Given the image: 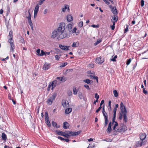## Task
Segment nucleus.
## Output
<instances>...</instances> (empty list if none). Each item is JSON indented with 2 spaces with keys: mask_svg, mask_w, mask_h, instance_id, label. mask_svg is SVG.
<instances>
[{
  "mask_svg": "<svg viewBox=\"0 0 148 148\" xmlns=\"http://www.w3.org/2000/svg\"><path fill=\"white\" fill-rule=\"evenodd\" d=\"M78 95L79 98L80 99H83L84 97V95L82 93H79Z\"/></svg>",
  "mask_w": 148,
  "mask_h": 148,
  "instance_id": "nucleus-45",
  "label": "nucleus"
},
{
  "mask_svg": "<svg viewBox=\"0 0 148 148\" xmlns=\"http://www.w3.org/2000/svg\"><path fill=\"white\" fill-rule=\"evenodd\" d=\"M87 73L88 74H90V75H91V74H92V75H95V73L93 71L91 72L90 71H88L87 72Z\"/></svg>",
  "mask_w": 148,
  "mask_h": 148,
  "instance_id": "nucleus-51",
  "label": "nucleus"
},
{
  "mask_svg": "<svg viewBox=\"0 0 148 148\" xmlns=\"http://www.w3.org/2000/svg\"><path fill=\"white\" fill-rule=\"evenodd\" d=\"M56 133L59 135L63 136V135L64 132L60 130H56Z\"/></svg>",
  "mask_w": 148,
  "mask_h": 148,
  "instance_id": "nucleus-31",
  "label": "nucleus"
},
{
  "mask_svg": "<svg viewBox=\"0 0 148 148\" xmlns=\"http://www.w3.org/2000/svg\"><path fill=\"white\" fill-rule=\"evenodd\" d=\"M57 85V81L56 80H54L51 82H50L47 88V90L49 91L51 89L53 90Z\"/></svg>",
  "mask_w": 148,
  "mask_h": 148,
  "instance_id": "nucleus-4",
  "label": "nucleus"
},
{
  "mask_svg": "<svg viewBox=\"0 0 148 148\" xmlns=\"http://www.w3.org/2000/svg\"><path fill=\"white\" fill-rule=\"evenodd\" d=\"M29 23L31 27L32 30H33V24L32 22L31 23Z\"/></svg>",
  "mask_w": 148,
  "mask_h": 148,
  "instance_id": "nucleus-57",
  "label": "nucleus"
},
{
  "mask_svg": "<svg viewBox=\"0 0 148 148\" xmlns=\"http://www.w3.org/2000/svg\"><path fill=\"white\" fill-rule=\"evenodd\" d=\"M1 137L2 139L4 141H6L7 139V136L4 133H3L2 134Z\"/></svg>",
  "mask_w": 148,
  "mask_h": 148,
  "instance_id": "nucleus-30",
  "label": "nucleus"
},
{
  "mask_svg": "<svg viewBox=\"0 0 148 148\" xmlns=\"http://www.w3.org/2000/svg\"><path fill=\"white\" fill-rule=\"evenodd\" d=\"M59 47L62 50L66 51L68 50L69 48L70 47L69 46L63 45H59Z\"/></svg>",
  "mask_w": 148,
  "mask_h": 148,
  "instance_id": "nucleus-14",
  "label": "nucleus"
},
{
  "mask_svg": "<svg viewBox=\"0 0 148 148\" xmlns=\"http://www.w3.org/2000/svg\"><path fill=\"white\" fill-rule=\"evenodd\" d=\"M84 87L86 88V89H89V86L87 84H85L84 85Z\"/></svg>",
  "mask_w": 148,
  "mask_h": 148,
  "instance_id": "nucleus-64",
  "label": "nucleus"
},
{
  "mask_svg": "<svg viewBox=\"0 0 148 148\" xmlns=\"http://www.w3.org/2000/svg\"><path fill=\"white\" fill-rule=\"evenodd\" d=\"M39 6L38 5L36 6L34 10V12L38 13V11Z\"/></svg>",
  "mask_w": 148,
  "mask_h": 148,
  "instance_id": "nucleus-37",
  "label": "nucleus"
},
{
  "mask_svg": "<svg viewBox=\"0 0 148 148\" xmlns=\"http://www.w3.org/2000/svg\"><path fill=\"white\" fill-rule=\"evenodd\" d=\"M62 105L64 108L69 106V103L68 101L63 100L62 102Z\"/></svg>",
  "mask_w": 148,
  "mask_h": 148,
  "instance_id": "nucleus-13",
  "label": "nucleus"
},
{
  "mask_svg": "<svg viewBox=\"0 0 148 148\" xmlns=\"http://www.w3.org/2000/svg\"><path fill=\"white\" fill-rule=\"evenodd\" d=\"M69 127V124L67 122H65L63 124V127L65 129H67Z\"/></svg>",
  "mask_w": 148,
  "mask_h": 148,
  "instance_id": "nucleus-21",
  "label": "nucleus"
},
{
  "mask_svg": "<svg viewBox=\"0 0 148 148\" xmlns=\"http://www.w3.org/2000/svg\"><path fill=\"white\" fill-rule=\"evenodd\" d=\"M63 136L67 138L70 137V136L67 133H66L65 132H64Z\"/></svg>",
  "mask_w": 148,
  "mask_h": 148,
  "instance_id": "nucleus-48",
  "label": "nucleus"
},
{
  "mask_svg": "<svg viewBox=\"0 0 148 148\" xmlns=\"http://www.w3.org/2000/svg\"><path fill=\"white\" fill-rule=\"evenodd\" d=\"M56 96V95L55 93H54L51 97H49L47 101V103L50 104L52 103V102Z\"/></svg>",
  "mask_w": 148,
  "mask_h": 148,
  "instance_id": "nucleus-7",
  "label": "nucleus"
},
{
  "mask_svg": "<svg viewBox=\"0 0 148 148\" xmlns=\"http://www.w3.org/2000/svg\"><path fill=\"white\" fill-rule=\"evenodd\" d=\"M116 115H113L112 119V124H113L114 123H115V122H116V121H115V119H116Z\"/></svg>",
  "mask_w": 148,
  "mask_h": 148,
  "instance_id": "nucleus-36",
  "label": "nucleus"
},
{
  "mask_svg": "<svg viewBox=\"0 0 148 148\" xmlns=\"http://www.w3.org/2000/svg\"><path fill=\"white\" fill-rule=\"evenodd\" d=\"M45 120L46 124L48 125V127H50L51 125L50 122L49 120V118L48 117V114L47 112H45Z\"/></svg>",
  "mask_w": 148,
  "mask_h": 148,
  "instance_id": "nucleus-6",
  "label": "nucleus"
},
{
  "mask_svg": "<svg viewBox=\"0 0 148 148\" xmlns=\"http://www.w3.org/2000/svg\"><path fill=\"white\" fill-rule=\"evenodd\" d=\"M94 65L93 64H90L88 66V67L91 68H93L94 67Z\"/></svg>",
  "mask_w": 148,
  "mask_h": 148,
  "instance_id": "nucleus-50",
  "label": "nucleus"
},
{
  "mask_svg": "<svg viewBox=\"0 0 148 148\" xmlns=\"http://www.w3.org/2000/svg\"><path fill=\"white\" fill-rule=\"evenodd\" d=\"M120 108L121 110V112L119 114V119L120 120H121L122 118V116H123V114H122V112L123 111V108Z\"/></svg>",
  "mask_w": 148,
  "mask_h": 148,
  "instance_id": "nucleus-23",
  "label": "nucleus"
},
{
  "mask_svg": "<svg viewBox=\"0 0 148 148\" xmlns=\"http://www.w3.org/2000/svg\"><path fill=\"white\" fill-rule=\"evenodd\" d=\"M8 38H9L8 41H12V31H10L9 32V35L8 36Z\"/></svg>",
  "mask_w": 148,
  "mask_h": 148,
  "instance_id": "nucleus-19",
  "label": "nucleus"
},
{
  "mask_svg": "<svg viewBox=\"0 0 148 148\" xmlns=\"http://www.w3.org/2000/svg\"><path fill=\"white\" fill-rule=\"evenodd\" d=\"M79 45V43L77 42H74L72 45V46L73 47H77V46Z\"/></svg>",
  "mask_w": 148,
  "mask_h": 148,
  "instance_id": "nucleus-33",
  "label": "nucleus"
},
{
  "mask_svg": "<svg viewBox=\"0 0 148 148\" xmlns=\"http://www.w3.org/2000/svg\"><path fill=\"white\" fill-rule=\"evenodd\" d=\"M67 20L68 21L71 22L73 20V17L71 15H68L67 16Z\"/></svg>",
  "mask_w": 148,
  "mask_h": 148,
  "instance_id": "nucleus-22",
  "label": "nucleus"
},
{
  "mask_svg": "<svg viewBox=\"0 0 148 148\" xmlns=\"http://www.w3.org/2000/svg\"><path fill=\"white\" fill-rule=\"evenodd\" d=\"M77 28L76 27H75L73 29V30L72 31V33H76V35H77L78 33L76 32Z\"/></svg>",
  "mask_w": 148,
  "mask_h": 148,
  "instance_id": "nucleus-34",
  "label": "nucleus"
},
{
  "mask_svg": "<svg viewBox=\"0 0 148 148\" xmlns=\"http://www.w3.org/2000/svg\"><path fill=\"white\" fill-rule=\"evenodd\" d=\"M101 106H100L99 107L98 109L96 110V113H98L101 110Z\"/></svg>",
  "mask_w": 148,
  "mask_h": 148,
  "instance_id": "nucleus-59",
  "label": "nucleus"
},
{
  "mask_svg": "<svg viewBox=\"0 0 148 148\" xmlns=\"http://www.w3.org/2000/svg\"><path fill=\"white\" fill-rule=\"evenodd\" d=\"M113 24L112 25L110 26L111 29L112 30H114L115 27V22H113Z\"/></svg>",
  "mask_w": 148,
  "mask_h": 148,
  "instance_id": "nucleus-46",
  "label": "nucleus"
},
{
  "mask_svg": "<svg viewBox=\"0 0 148 148\" xmlns=\"http://www.w3.org/2000/svg\"><path fill=\"white\" fill-rule=\"evenodd\" d=\"M112 131L111 127L108 126L107 130V132L110 133Z\"/></svg>",
  "mask_w": 148,
  "mask_h": 148,
  "instance_id": "nucleus-40",
  "label": "nucleus"
},
{
  "mask_svg": "<svg viewBox=\"0 0 148 148\" xmlns=\"http://www.w3.org/2000/svg\"><path fill=\"white\" fill-rule=\"evenodd\" d=\"M91 26L93 28H98L99 27V25H91Z\"/></svg>",
  "mask_w": 148,
  "mask_h": 148,
  "instance_id": "nucleus-56",
  "label": "nucleus"
},
{
  "mask_svg": "<svg viewBox=\"0 0 148 148\" xmlns=\"http://www.w3.org/2000/svg\"><path fill=\"white\" fill-rule=\"evenodd\" d=\"M28 13L29 15L28 16H26V18L28 19V23H32V21L31 20V15L30 13V12L29 11H28Z\"/></svg>",
  "mask_w": 148,
  "mask_h": 148,
  "instance_id": "nucleus-24",
  "label": "nucleus"
},
{
  "mask_svg": "<svg viewBox=\"0 0 148 148\" xmlns=\"http://www.w3.org/2000/svg\"><path fill=\"white\" fill-rule=\"evenodd\" d=\"M70 36V34L66 30L58 33V38L60 39L69 38Z\"/></svg>",
  "mask_w": 148,
  "mask_h": 148,
  "instance_id": "nucleus-1",
  "label": "nucleus"
},
{
  "mask_svg": "<svg viewBox=\"0 0 148 148\" xmlns=\"http://www.w3.org/2000/svg\"><path fill=\"white\" fill-rule=\"evenodd\" d=\"M117 58L116 55L113 58L110 59L111 61L115 62L116 61V59Z\"/></svg>",
  "mask_w": 148,
  "mask_h": 148,
  "instance_id": "nucleus-41",
  "label": "nucleus"
},
{
  "mask_svg": "<svg viewBox=\"0 0 148 148\" xmlns=\"http://www.w3.org/2000/svg\"><path fill=\"white\" fill-rule=\"evenodd\" d=\"M51 64L45 62L42 67V69L44 70H47L49 69L51 67Z\"/></svg>",
  "mask_w": 148,
  "mask_h": 148,
  "instance_id": "nucleus-9",
  "label": "nucleus"
},
{
  "mask_svg": "<svg viewBox=\"0 0 148 148\" xmlns=\"http://www.w3.org/2000/svg\"><path fill=\"white\" fill-rule=\"evenodd\" d=\"M58 138L59 139H60L62 141V140H64V138L62 137H61L60 136H58Z\"/></svg>",
  "mask_w": 148,
  "mask_h": 148,
  "instance_id": "nucleus-61",
  "label": "nucleus"
},
{
  "mask_svg": "<svg viewBox=\"0 0 148 148\" xmlns=\"http://www.w3.org/2000/svg\"><path fill=\"white\" fill-rule=\"evenodd\" d=\"M82 132V131H78L77 132H70V137L71 136H77L79 134Z\"/></svg>",
  "mask_w": 148,
  "mask_h": 148,
  "instance_id": "nucleus-11",
  "label": "nucleus"
},
{
  "mask_svg": "<svg viewBox=\"0 0 148 148\" xmlns=\"http://www.w3.org/2000/svg\"><path fill=\"white\" fill-rule=\"evenodd\" d=\"M72 111L71 108H68L65 110V113L66 114H68L70 113Z\"/></svg>",
  "mask_w": 148,
  "mask_h": 148,
  "instance_id": "nucleus-27",
  "label": "nucleus"
},
{
  "mask_svg": "<svg viewBox=\"0 0 148 148\" xmlns=\"http://www.w3.org/2000/svg\"><path fill=\"white\" fill-rule=\"evenodd\" d=\"M52 125L54 127H56L57 124L56 122L53 121L52 123Z\"/></svg>",
  "mask_w": 148,
  "mask_h": 148,
  "instance_id": "nucleus-53",
  "label": "nucleus"
},
{
  "mask_svg": "<svg viewBox=\"0 0 148 148\" xmlns=\"http://www.w3.org/2000/svg\"><path fill=\"white\" fill-rule=\"evenodd\" d=\"M123 108V111L122 112V114H123V120L125 123L127 122V111L126 108L122 102H121L120 105V108Z\"/></svg>",
  "mask_w": 148,
  "mask_h": 148,
  "instance_id": "nucleus-2",
  "label": "nucleus"
},
{
  "mask_svg": "<svg viewBox=\"0 0 148 148\" xmlns=\"http://www.w3.org/2000/svg\"><path fill=\"white\" fill-rule=\"evenodd\" d=\"M103 140L108 142H111L112 141V140L109 138H106Z\"/></svg>",
  "mask_w": 148,
  "mask_h": 148,
  "instance_id": "nucleus-49",
  "label": "nucleus"
},
{
  "mask_svg": "<svg viewBox=\"0 0 148 148\" xmlns=\"http://www.w3.org/2000/svg\"><path fill=\"white\" fill-rule=\"evenodd\" d=\"M144 1L143 0H141V5L142 7H143L144 4Z\"/></svg>",
  "mask_w": 148,
  "mask_h": 148,
  "instance_id": "nucleus-60",
  "label": "nucleus"
},
{
  "mask_svg": "<svg viewBox=\"0 0 148 148\" xmlns=\"http://www.w3.org/2000/svg\"><path fill=\"white\" fill-rule=\"evenodd\" d=\"M105 112H103V114L104 118V126H106L108 123V115H106L105 114Z\"/></svg>",
  "mask_w": 148,
  "mask_h": 148,
  "instance_id": "nucleus-10",
  "label": "nucleus"
},
{
  "mask_svg": "<svg viewBox=\"0 0 148 148\" xmlns=\"http://www.w3.org/2000/svg\"><path fill=\"white\" fill-rule=\"evenodd\" d=\"M40 49H38L36 51V52L37 53V55L39 56V54H40Z\"/></svg>",
  "mask_w": 148,
  "mask_h": 148,
  "instance_id": "nucleus-63",
  "label": "nucleus"
},
{
  "mask_svg": "<svg viewBox=\"0 0 148 148\" xmlns=\"http://www.w3.org/2000/svg\"><path fill=\"white\" fill-rule=\"evenodd\" d=\"M103 1H104L106 4H110V2L108 1V0H102Z\"/></svg>",
  "mask_w": 148,
  "mask_h": 148,
  "instance_id": "nucleus-62",
  "label": "nucleus"
},
{
  "mask_svg": "<svg viewBox=\"0 0 148 148\" xmlns=\"http://www.w3.org/2000/svg\"><path fill=\"white\" fill-rule=\"evenodd\" d=\"M10 43V50L12 52L14 51V50L15 48L14 45L13 43V41H8Z\"/></svg>",
  "mask_w": 148,
  "mask_h": 148,
  "instance_id": "nucleus-15",
  "label": "nucleus"
},
{
  "mask_svg": "<svg viewBox=\"0 0 148 148\" xmlns=\"http://www.w3.org/2000/svg\"><path fill=\"white\" fill-rule=\"evenodd\" d=\"M78 26L80 27H82L83 26V22L82 21L79 22L78 25Z\"/></svg>",
  "mask_w": 148,
  "mask_h": 148,
  "instance_id": "nucleus-42",
  "label": "nucleus"
},
{
  "mask_svg": "<svg viewBox=\"0 0 148 148\" xmlns=\"http://www.w3.org/2000/svg\"><path fill=\"white\" fill-rule=\"evenodd\" d=\"M127 130V127L124 124L121 123L120 124V127L118 128L116 131L120 132H124Z\"/></svg>",
  "mask_w": 148,
  "mask_h": 148,
  "instance_id": "nucleus-5",
  "label": "nucleus"
},
{
  "mask_svg": "<svg viewBox=\"0 0 148 148\" xmlns=\"http://www.w3.org/2000/svg\"><path fill=\"white\" fill-rule=\"evenodd\" d=\"M111 11L112 13L114 14H117V10L116 7L114 6L113 7V8L111 10Z\"/></svg>",
  "mask_w": 148,
  "mask_h": 148,
  "instance_id": "nucleus-29",
  "label": "nucleus"
},
{
  "mask_svg": "<svg viewBox=\"0 0 148 148\" xmlns=\"http://www.w3.org/2000/svg\"><path fill=\"white\" fill-rule=\"evenodd\" d=\"M57 36H58V33L57 31H53L52 33V38H54L56 37Z\"/></svg>",
  "mask_w": 148,
  "mask_h": 148,
  "instance_id": "nucleus-16",
  "label": "nucleus"
},
{
  "mask_svg": "<svg viewBox=\"0 0 148 148\" xmlns=\"http://www.w3.org/2000/svg\"><path fill=\"white\" fill-rule=\"evenodd\" d=\"M55 58L56 60H59L60 58V55H56L55 56Z\"/></svg>",
  "mask_w": 148,
  "mask_h": 148,
  "instance_id": "nucleus-44",
  "label": "nucleus"
},
{
  "mask_svg": "<svg viewBox=\"0 0 148 148\" xmlns=\"http://www.w3.org/2000/svg\"><path fill=\"white\" fill-rule=\"evenodd\" d=\"M131 59H129L127 60V63L126 64L127 65H128L130 64V63L131 62Z\"/></svg>",
  "mask_w": 148,
  "mask_h": 148,
  "instance_id": "nucleus-54",
  "label": "nucleus"
},
{
  "mask_svg": "<svg viewBox=\"0 0 148 148\" xmlns=\"http://www.w3.org/2000/svg\"><path fill=\"white\" fill-rule=\"evenodd\" d=\"M104 58L103 57H98L96 59V62L97 63L101 64L104 61Z\"/></svg>",
  "mask_w": 148,
  "mask_h": 148,
  "instance_id": "nucleus-8",
  "label": "nucleus"
},
{
  "mask_svg": "<svg viewBox=\"0 0 148 148\" xmlns=\"http://www.w3.org/2000/svg\"><path fill=\"white\" fill-rule=\"evenodd\" d=\"M116 109H117V108H114V110H113V113H114L113 115H116V110H117Z\"/></svg>",
  "mask_w": 148,
  "mask_h": 148,
  "instance_id": "nucleus-58",
  "label": "nucleus"
},
{
  "mask_svg": "<svg viewBox=\"0 0 148 148\" xmlns=\"http://www.w3.org/2000/svg\"><path fill=\"white\" fill-rule=\"evenodd\" d=\"M62 11L64 12L66 11V9L69 10V6L68 5H65L64 8H62Z\"/></svg>",
  "mask_w": 148,
  "mask_h": 148,
  "instance_id": "nucleus-25",
  "label": "nucleus"
},
{
  "mask_svg": "<svg viewBox=\"0 0 148 148\" xmlns=\"http://www.w3.org/2000/svg\"><path fill=\"white\" fill-rule=\"evenodd\" d=\"M101 40L100 39H98L97 40V41L95 42V43H94V45L96 46L100 42H101Z\"/></svg>",
  "mask_w": 148,
  "mask_h": 148,
  "instance_id": "nucleus-39",
  "label": "nucleus"
},
{
  "mask_svg": "<svg viewBox=\"0 0 148 148\" xmlns=\"http://www.w3.org/2000/svg\"><path fill=\"white\" fill-rule=\"evenodd\" d=\"M8 97L9 99L10 100H12L13 103L14 104H16V102L15 101H14L13 100L14 98L13 97H11V95L10 94H9L8 95Z\"/></svg>",
  "mask_w": 148,
  "mask_h": 148,
  "instance_id": "nucleus-26",
  "label": "nucleus"
},
{
  "mask_svg": "<svg viewBox=\"0 0 148 148\" xmlns=\"http://www.w3.org/2000/svg\"><path fill=\"white\" fill-rule=\"evenodd\" d=\"M66 27L67 28V30L69 31V33L70 34V33L72 32V24L71 23H69L67 25Z\"/></svg>",
  "mask_w": 148,
  "mask_h": 148,
  "instance_id": "nucleus-17",
  "label": "nucleus"
},
{
  "mask_svg": "<svg viewBox=\"0 0 148 148\" xmlns=\"http://www.w3.org/2000/svg\"><path fill=\"white\" fill-rule=\"evenodd\" d=\"M146 143L145 141L143 142L140 140L139 141H138L136 142L135 146L136 147L141 146L145 144Z\"/></svg>",
  "mask_w": 148,
  "mask_h": 148,
  "instance_id": "nucleus-12",
  "label": "nucleus"
},
{
  "mask_svg": "<svg viewBox=\"0 0 148 148\" xmlns=\"http://www.w3.org/2000/svg\"><path fill=\"white\" fill-rule=\"evenodd\" d=\"M89 77H91L92 78H94L96 80L97 82H98V78L97 76H95V75H89Z\"/></svg>",
  "mask_w": 148,
  "mask_h": 148,
  "instance_id": "nucleus-32",
  "label": "nucleus"
},
{
  "mask_svg": "<svg viewBox=\"0 0 148 148\" xmlns=\"http://www.w3.org/2000/svg\"><path fill=\"white\" fill-rule=\"evenodd\" d=\"M95 97L96 99H97L98 100L99 98V96L98 95L97 93H96L95 95Z\"/></svg>",
  "mask_w": 148,
  "mask_h": 148,
  "instance_id": "nucleus-55",
  "label": "nucleus"
},
{
  "mask_svg": "<svg viewBox=\"0 0 148 148\" xmlns=\"http://www.w3.org/2000/svg\"><path fill=\"white\" fill-rule=\"evenodd\" d=\"M140 139L141 141H143L145 138H146V135L145 134H142L140 135Z\"/></svg>",
  "mask_w": 148,
  "mask_h": 148,
  "instance_id": "nucleus-20",
  "label": "nucleus"
},
{
  "mask_svg": "<svg viewBox=\"0 0 148 148\" xmlns=\"http://www.w3.org/2000/svg\"><path fill=\"white\" fill-rule=\"evenodd\" d=\"M66 24L64 22H62L60 23L57 29V31L58 33L66 30Z\"/></svg>",
  "mask_w": 148,
  "mask_h": 148,
  "instance_id": "nucleus-3",
  "label": "nucleus"
},
{
  "mask_svg": "<svg viewBox=\"0 0 148 148\" xmlns=\"http://www.w3.org/2000/svg\"><path fill=\"white\" fill-rule=\"evenodd\" d=\"M45 55V52H44V51L41 50V53L40 54H39V56H43Z\"/></svg>",
  "mask_w": 148,
  "mask_h": 148,
  "instance_id": "nucleus-43",
  "label": "nucleus"
},
{
  "mask_svg": "<svg viewBox=\"0 0 148 148\" xmlns=\"http://www.w3.org/2000/svg\"><path fill=\"white\" fill-rule=\"evenodd\" d=\"M83 82L89 84H91L93 82L92 80L88 79L84 80Z\"/></svg>",
  "mask_w": 148,
  "mask_h": 148,
  "instance_id": "nucleus-28",
  "label": "nucleus"
},
{
  "mask_svg": "<svg viewBox=\"0 0 148 148\" xmlns=\"http://www.w3.org/2000/svg\"><path fill=\"white\" fill-rule=\"evenodd\" d=\"M56 79L60 81L64 82L66 80V78L64 77H57Z\"/></svg>",
  "mask_w": 148,
  "mask_h": 148,
  "instance_id": "nucleus-18",
  "label": "nucleus"
},
{
  "mask_svg": "<svg viewBox=\"0 0 148 148\" xmlns=\"http://www.w3.org/2000/svg\"><path fill=\"white\" fill-rule=\"evenodd\" d=\"M118 123L117 122H116L115 123V124L114 125V126L113 127V130H115L116 127V126H118Z\"/></svg>",
  "mask_w": 148,
  "mask_h": 148,
  "instance_id": "nucleus-47",
  "label": "nucleus"
},
{
  "mask_svg": "<svg viewBox=\"0 0 148 148\" xmlns=\"http://www.w3.org/2000/svg\"><path fill=\"white\" fill-rule=\"evenodd\" d=\"M67 64V63L66 62H65L64 63L61 64L60 66V67H63L65 66Z\"/></svg>",
  "mask_w": 148,
  "mask_h": 148,
  "instance_id": "nucleus-35",
  "label": "nucleus"
},
{
  "mask_svg": "<svg viewBox=\"0 0 148 148\" xmlns=\"http://www.w3.org/2000/svg\"><path fill=\"white\" fill-rule=\"evenodd\" d=\"M73 92H78V90L75 87H73Z\"/></svg>",
  "mask_w": 148,
  "mask_h": 148,
  "instance_id": "nucleus-52",
  "label": "nucleus"
},
{
  "mask_svg": "<svg viewBox=\"0 0 148 148\" xmlns=\"http://www.w3.org/2000/svg\"><path fill=\"white\" fill-rule=\"evenodd\" d=\"M113 20L114 21H112V22H115V23L118 20V17L117 16L115 15H114V16L113 18Z\"/></svg>",
  "mask_w": 148,
  "mask_h": 148,
  "instance_id": "nucleus-38",
  "label": "nucleus"
}]
</instances>
